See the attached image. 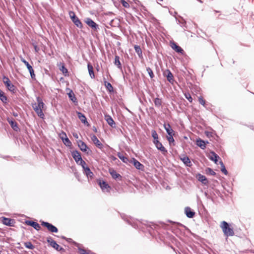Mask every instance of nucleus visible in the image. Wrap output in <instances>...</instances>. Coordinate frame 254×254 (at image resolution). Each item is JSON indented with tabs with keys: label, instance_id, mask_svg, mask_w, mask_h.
Returning <instances> with one entry per match:
<instances>
[{
	"label": "nucleus",
	"instance_id": "nucleus-1",
	"mask_svg": "<svg viewBox=\"0 0 254 254\" xmlns=\"http://www.w3.org/2000/svg\"><path fill=\"white\" fill-rule=\"evenodd\" d=\"M36 100L37 103L32 104V108L38 117L40 118L44 119L45 115L43 113V110H45L46 109L45 104L42 99L40 97H37Z\"/></svg>",
	"mask_w": 254,
	"mask_h": 254
},
{
	"label": "nucleus",
	"instance_id": "nucleus-2",
	"mask_svg": "<svg viewBox=\"0 0 254 254\" xmlns=\"http://www.w3.org/2000/svg\"><path fill=\"white\" fill-rule=\"evenodd\" d=\"M220 227L225 236L227 237L233 236L235 234L233 228L226 221H223L221 223Z\"/></svg>",
	"mask_w": 254,
	"mask_h": 254
},
{
	"label": "nucleus",
	"instance_id": "nucleus-3",
	"mask_svg": "<svg viewBox=\"0 0 254 254\" xmlns=\"http://www.w3.org/2000/svg\"><path fill=\"white\" fill-rule=\"evenodd\" d=\"M69 15L75 25H76L77 27L81 28L82 27V24L78 18L76 16L75 13L73 11H70L69 12Z\"/></svg>",
	"mask_w": 254,
	"mask_h": 254
},
{
	"label": "nucleus",
	"instance_id": "nucleus-4",
	"mask_svg": "<svg viewBox=\"0 0 254 254\" xmlns=\"http://www.w3.org/2000/svg\"><path fill=\"white\" fill-rule=\"evenodd\" d=\"M41 225L46 227L48 230L52 233H57L58 229L55 226L47 222H41Z\"/></svg>",
	"mask_w": 254,
	"mask_h": 254
},
{
	"label": "nucleus",
	"instance_id": "nucleus-5",
	"mask_svg": "<svg viewBox=\"0 0 254 254\" xmlns=\"http://www.w3.org/2000/svg\"><path fill=\"white\" fill-rule=\"evenodd\" d=\"M47 242L50 245L51 247L55 249L58 251H62L64 249L59 245L51 237H48L47 239Z\"/></svg>",
	"mask_w": 254,
	"mask_h": 254
},
{
	"label": "nucleus",
	"instance_id": "nucleus-6",
	"mask_svg": "<svg viewBox=\"0 0 254 254\" xmlns=\"http://www.w3.org/2000/svg\"><path fill=\"white\" fill-rule=\"evenodd\" d=\"M98 183L100 186L102 190L104 192H109L110 190L111 189L110 186L108 184V183L104 181H101L100 180H98Z\"/></svg>",
	"mask_w": 254,
	"mask_h": 254
},
{
	"label": "nucleus",
	"instance_id": "nucleus-7",
	"mask_svg": "<svg viewBox=\"0 0 254 254\" xmlns=\"http://www.w3.org/2000/svg\"><path fill=\"white\" fill-rule=\"evenodd\" d=\"M21 61L25 64V65L26 66L27 68H28V69L30 72L31 78L32 79H35V74L34 73V70L33 69L32 66L31 65H30V64L28 63V62H27L26 60H25L23 59H21Z\"/></svg>",
	"mask_w": 254,
	"mask_h": 254
},
{
	"label": "nucleus",
	"instance_id": "nucleus-8",
	"mask_svg": "<svg viewBox=\"0 0 254 254\" xmlns=\"http://www.w3.org/2000/svg\"><path fill=\"white\" fill-rule=\"evenodd\" d=\"M163 75L167 77L168 81L171 83H173L174 81L173 74L169 69H166L163 72Z\"/></svg>",
	"mask_w": 254,
	"mask_h": 254
},
{
	"label": "nucleus",
	"instance_id": "nucleus-9",
	"mask_svg": "<svg viewBox=\"0 0 254 254\" xmlns=\"http://www.w3.org/2000/svg\"><path fill=\"white\" fill-rule=\"evenodd\" d=\"M171 47L176 52L180 53L182 55L184 54L185 52L183 49L179 45H178L175 42L171 43Z\"/></svg>",
	"mask_w": 254,
	"mask_h": 254
},
{
	"label": "nucleus",
	"instance_id": "nucleus-10",
	"mask_svg": "<svg viewBox=\"0 0 254 254\" xmlns=\"http://www.w3.org/2000/svg\"><path fill=\"white\" fill-rule=\"evenodd\" d=\"M91 139L98 148L101 149L103 147V144L101 143L95 135H91Z\"/></svg>",
	"mask_w": 254,
	"mask_h": 254
},
{
	"label": "nucleus",
	"instance_id": "nucleus-11",
	"mask_svg": "<svg viewBox=\"0 0 254 254\" xmlns=\"http://www.w3.org/2000/svg\"><path fill=\"white\" fill-rule=\"evenodd\" d=\"M85 22H86V23L90 27H91L92 29H93L94 30H96L97 29V27L98 26V25H97V24L94 22L91 18H87L85 20Z\"/></svg>",
	"mask_w": 254,
	"mask_h": 254
},
{
	"label": "nucleus",
	"instance_id": "nucleus-12",
	"mask_svg": "<svg viewBox=\"0 0 254 254\" xmlns=\"http://www.w3.org/2000/svg\"><path fill=\"white\" fill-rule=\"evenodd\" d=\"M61 71L64 74L65 76H68V71L67 69L65 67L63 63H60L58 64Z\"/></svg>",
	"mask_w": 254,
	"mask_h": 254
},
{
	"label": "nucleus",
	"instance_id": "nucleus-13",
	"mask_svg": "<svg viewBox=\"0 0 254 254\" xmlns=\"http://www.w3.org/2000/svg\"><path fill=\"white\" fill-rule=\"evenodd\" d=\"M71 154L72 157L77 163H79V162L82 159L80 153L78 151H73L71 153Z\"/></svg>",
	"mask_w": 254,
	"mask_h": 254
},
{
	"label": "nucleus",
	"instance_id": "nucleus-14",
	"mask_svg": "<svg viewBox=\"0 0 254 254\" xmlns=\"http://www.w3.org/2000/svg\"><path fill=\"white\" fill-rule=\"evenodd\" d=\"M7 121L10 125L11 127L13 128V130L15 131H18L19 130L18 124L15 121H13L9 118H7Z\"/></svg>",
	"mask_w": 254,
	"mask_h": 254
},
{
	"label": "nucleus",
	"instance_id": "nucleus-15",
	"mask_svg": "<svg viewBox=\"0 0 254 254\" xmlns=\"http://www.w3.org/2000/svg\"><path fill=\"white\" fill-rule=\"evenodd\" d=\"M109 173L112 176V178L114 179L122 180V176L120 174H118L115 170L113 169H109Z\"/></svg>",
	"mask_w": 254,
	"mask_h": 254
},
{
	"label": "nucleus",
	"instance_id": "nucleus-16",
	"mask_svg": "<svg viewBox=\"0 0 254 254\" xmlns=\"http://www.w3.org/2000/svg\"><path fill=\"white\" fill-rule=\"evenodd\" d=\"M1 221L3 224L6 226H12L14 220L10 218L2 217Z\"/></svg>",
	"mask_w": 254,
	"mask_h": 254
},
{
	"label": "nucleus",
	"instance_id": "nucleus-17",
	"mask_svg": "<svg viewBox=\"0 0 254 254\" xmlns=\"http://www.w3.org/2000/svg\"><path fill=\"white\" fill-rule=\"evenodd\" d=\"M25 224H27V225H29L30 226L33 227L36 230H39L41 228L40 225L38 223L34 221H26L25 222Z\"/></svg>",
	"mask_w": 254,
	"mask_h": 254
},
{
	"label": "nucleus",
	"instance_id": "nucleus-18",
	"mask_svg": "<svg viewBox=\"0 0 254 254\" xmlns=\"http://www.w3.org/2000/svg\"><path fill=\"white\" fill-rule=\"evenodd\" d=\"M78 145L81 150H82L83 152H87L88 150H89V148H88L86 144L82 141L79 140L78 141Z\"/></svg>",
	"mask_w": 254,
	"mask_h": 254
},
{
	"label": "nucleus",
	"instance_id": "nucleus-19",
	"mask_svg": "<svg viewBox=\"0 0 254 254\" xmlns=\"http://www.w3.org/2000/svg\"><path fill=\"white\" fill-rule=\"evenodd\" d=\"M164 127L167 132L168 135H174L175 132L174 131L170 125L169 124H164Z\"/></svg>",
	"mask_w": 254,
	"mask_h": 254
},
{
	"label": "nucleus",
	"instance_id": "nucleus-20",
	"mask_svg": "<svg viewBox=\"0 0 254 254\" xmlns=\"http://www.w3.org/2000/svg\"><path fill=\"white\" fill-rule=\"evenodd\" d=\"M105 119L108 124L112 127H115V123L112 118L109 115H105Z\"/></svg>",
	"mask_w": 254,
	"mask_h": 254
},
{
	"label": "nucleus",
	"instance_id": "nucleus-21",
	"mask_svg": "<svg viewBox=\"0 0 254 254\" xmlns=\"http://www.w3.org/2000/svg\"><path fill=\"white\" fill-rule=\"evenodd\" d=\"M185 213L188 217L192 218L194 217L195 212L192 211L190 207H187L185 208Z\"/></svg>",
	"mask_w": 254,
	"mask_h": 254
},
{
	"label": "nucleus",
	"instance_id": "nucleus-22",
	"mask_svg": "<svg viewBox=\"0 0 254 254\" xmlns=\"http://www.w3.org/2000/svg\"><path fill=\"white\" fill-rule=\"evenodd\" d=\"M156 148L159 150L163 155H166L167 153V150L166 148L163 146L161 142L157 143L156 145Z\"/></svg>",
	"mask_w": 254,
	"mask_h": 254
},
{
	"label": "nucleus",
	"instance_id": "nucleus-23",
	"mask_svg": "<svg viewBox=\"0 0 254 254\" xmlns=\"http://www.w3.org/2000/svg\"><path fill=\"white\" fill-rule=\"evenodd\" d=\"M6 87L8 90L14 93L16 91V87L11 83V81H9L8 83L5 84Z\"/></svg>",
	"mask_w": 254,
	"mask_h": 254
},
{
	"label": "nucleus",
	"instance_id": "nucleus-24",
	"mask_svg": "<svg viewBox=\"0 0 254 254\" xmlns=\"http://www.w3.org/2000/svg\"><path fill=\"white\" fill-rule=\"evenodd\" d=\"M219 158V156L216 154L214 152L212 151L210 153L209 159L213 161L216 164L217 162L218 159Z\"/></svg>",
	"mask_w": 254,
	"mask_h": 254
},
{
	"label": "nucleus",
	"instance_id": "nucleus-25",
	"mask_svg": "<svg viewBox=\"0 0 254 254\" xmlns=\"http://www.w3.org/2000/svg\"><path fill=\"white\" fill-rule=\"evenodd\" d=\"M180 159L187 166L190 167L191 165V162L188 156H183V157H181Z\"/></svg>",
	"mask_w": 254,
	"mask_h": 254
},
{
	"label": "nucleus",
	"instance_id": "nucleus-26",
	"mask_svg": "<svg viewBox=\"0 0 254 254\" xmlns=\"http://www.w3.org/2000/svg\"><path fill=\"white\" fill-rule=\"evenodd\" d=\"M88 70L89 74L91 78H94L95 75L93 71V67L90 63H88L87 64Z\"/></svg>",
	"mask_w": 254,
	"mask_h": 254
},
{
	"label": "nucleus",
	"instance_id": "nucleus-27",
	"mask_svg": "<svg viewBox=\"0 0 254 254\" xmlns=\"http://www.w3.org/2000/svg\"><path fill=\"white\" fill-rule=\"evenodd\" d=\"M68 90L69 92L67 93V94L69 99L74 103L77 102V99L73 92L69 89H68Z\"/></svg>",
	"mask_w": 254,
	"mask_h": 254
},
{
	"label": "nucleus",
	"instance_id": "nucleus-28",
	"mask_svg": "<svg viewBox=\"0 0 254 254\" xmlns=\"http://www.w3.org/2000/svg\"><path fill=\"white\" fill-rule=\"evenodd\" d=\"M77 115H78V118L80 120V121H81L82 123H83L85 125L87 124L88 126L89 125L88 123L86 120V117L83 114H82L81 113H80V112H78Z\"/></svg>",
	"mask_w": 254,
	"mask_h": 254
},
{
	"label": "nucleus",
	"instance_id": "nucleus-29",
	"mask_svg": "<svg viewBox=\"0 0 254 254\" xmlns=\"http://www.w3.org/2000/svg\"><path fill=\"white\" fill-rule=\"evenodd\" d=\"M198 180L204 185H207L208 181L205 176L201 174L198 175Z\"/></svg>",
	"mask_w": 254,
	"mask_h": 254
},
{
	"label": "nucleus",
	"instance_id": "nucleus-30",
	"mask_svg": "<svg viewBox=\"0 0 254 254\" xmlns=\"http://www.w3.org/2000/svg\"><path fill=\"white\" fill-rule=\"evenodd\" d=\"M196 145L202 149H204L206 148L205 142L200 138L196 140Z\"/></svg>",
	"mask_w": 254,
	"mask_h": 254
},
{
	"label": "nucleus",
	"instance_id": "nucleus-31",
	"mask_svg": "<svg viewBox=\"0 0 254 254\" xmlns=\"http://www.w3.org/2000/svg\"><path fill=\"white\" fill-rule=\"evenodd\" d=\"M135 52L137 54L139 58H142V50L140 46L138 45H135L134 46Z\"/></svg>",
	"mask_w": 254,
	"mask_h": 254
},
{
	"label": "nucleus",
	"instance_id": "nucleus-32",
	"mask_svg": "<svg viewBox=\"0 0 254 254\" xmlns=\"http://www.w3.org/2000/svg\"><path fill=\"white\" fill-rule=\"evenodd\" d=\"M0 100L3 103H6L7 101V98L5 96L4 93L0 89Z\"/></svg>",
	"mask_w": 254,
	"mask_h": 254
},
{
	"label": "nucleus",
	"instance_id": "nucleus-33",
	"mask_svg": "<svg viewBox=\"0 0 254 254\" xmlns=\"http://www.w3.org/2000/svg\"><path fill=\"white\" fill-rule=\"evenodd\" d=\"M114 64L119 68L122 69V65L120 61V57L118 56H115Z\"/></svg>",
	"mask_w": 254,
	"mask_h": 254
},
{
	"label": "nucleus",
	"instance_id": "nucleus-34",
	"mask_svg": "<svg viewBox=\"0 0 254 254\" xmlns=\"http://www.w3.org/2000/svg\"><path fill=\"white\" fill-rule=\"evenodd\" d=\"M104 85L106 86V89L110 92H113V87L111 84L109 82H108L107 81L104 82Z\"/></svg>",
	"mask_w": 254,
	"mask_h": 254
},
{
	"label": "nucleus",
	"instance_id": "nucleus-35",
	"mask_svg": "<svg viewBox=\"0 0 254 254\" xmlns=\"http://www.w3.org/2000/svg\"><path fill=\"white\" fill-rule=\"evenodd\" d=\"M133 164L137 169H141L143 167L142 164L135 159H133Z\"/></svg>",
	"mask_w": 254,
	"mask_h": 254
},
{
	"label": "nucleus",
	"instance_id": "nucleus-36",
	"mask_svg": "<svg viewBox=\"0 0 254 254\" xmlns=\"http://www.w3.org/2000/svg\"><path fill=\"white\" fill-rule=\"evenodd\" d=\"M84 170L87 177H92L93 174L88 167H86V168H85Z\"/></svg>",
	"mask_w": 254,
	"mask_h": 254
},
{
	"label": "nucleus",
	"instance_id": "nucleus-37",
	"mask_svg": "<svg viewBox=\"0 0 254 254\" xmlns=\"http://www.w3.org/2000/svg\"><path fill=\"white\" fill-rule=\"evenodd\" d=\"M24 245L26 248L29 249L30 250H33L34 248V246L30 242H27L24 243Z\"/></svg>",
	"mask_w": 254,
	"mask_h": 254
},
{
	"label": "nucleus",
	"instance_id": "nucleus-38",
	"mask_svg": "<svg viewBox=\"0 0 254 254\" xmlns=\"http://www.w3.org/2000/svg\"><path fill=\"white\" fill-rule=\"evenodd\" d=\"M154 102L155 105L158 107L161 106V105L162 104L161 99L158 98H155L154 99Z\"/></svg>",
	"mask_w": 254,
	"mask_h": 254
},
{
	"label": "nucleus",
	"instance_id": "nucleus-39",
	"mask_svg": "<svg viewBox=\"0 0 254 254\" xmlns=\"http://www.w3.org/2000/svg\"><path fill=\"white\" fill-rule=\"evenodd\" d=\"M62 140L64 143L67 146H70L72 144L71 142L67 137H66L65 138Z\"/></svg>",
	"mask_w": 254,
	"mask_h": 254
},
{
	"label": "nucleus",
	"instance_id": "nucleus-40",
	"mask_svg": "<svg viewBox=\"0 0 254 254\" xmlns=\"http://www.w3.org/2000/svg\"><path fill=\"white\" fill-rule=\"evenodd\" d=\"M220 163L221 165L222 168H221V171L225 175H227L228 174V172L227 170L226 169L225 166L224 165L223 162L221 161L220 162Z\"/></svg>",
	"mask_w": 254,
	"mask_h": 254
},
{
	"label": "nucleus",
	"instance_id": "nucleus-41",
	"mask_svg": "<svg viewBox=\"0 0 254 254\" xmlns=\"http://www.w3.org/2000/svg\"><path fill=\"white\" fill-rule=\"evenodd\" d=\"M184 95L185 97L189 100L190 103L192 102V98L189 93H185Z\"/></svg>",
	"mask_w": 254,
	"mask_h": 254
},
{
	"label": "nucleus",
	"instance_id": "nucleus-42",
	"mask_svg": "<svg viewBox=\"0 0 254 254\" xmlns=\"http://www.w3.org/2000/svg\"><path fill=\"white\" fill-rule=\"evenodd\" d=\"M121 3L124 7L129 8L130 6L129 3L125 0H121Z\"/></svg>",
	"mask_w": 254,
	"mask_h": 254
},
{
	"label": "nucleus",
	"instance_id": "nucleus-43",
	"mask_svg": "<svg viewBox=\"0 0 254 254\" xmlns=\"http://www.w3.org/2000/svg\"><path fill=\"white\" fill-rule=\"evenodd\" d=\"M146 70H147V71L148 73L149 74L150 78H153L154 75V73H153L152 70L150 67H147Z\"/></svg>",
	"mask_w": 254,
	"mask_h": 254
},
{
	"label": "nucleus",
	"instance_id": "nucleus-44",
	"mask_svg": "<svg viewBox=\"0 0 254 254\" xmlns=\"http://www.w3.org/2000/svg\"><path fill=\"white\" fill-rule=\"evenodd\" d=\"M198 101L200 104L205 107V100L203 99V98L202 96H199L198 97Z\"/></svg>",
	"mask_w": 254,
	"mask_h": 254
},
{
	"label": "nucleus",
	"instance_id": "nucleus-45",
	"mask_svg": "<svg viewBox=\"0 0 254 254\" xmlns=\"http://www.w3.org/2000/svg\"><path fill=\"white\" fill-rule=\"evenodd\" d=\"M77 164L80 165H81L82 167V168H83V169L84 170H85V168H86V167H87L86 166V162L84 160H83L82 159L80 161V162H79V163H78Z\"/></svg>",
	"mask_w": 254,
	"mask_h": 254
},
{
	"label": "nucleus",
	"instance_id": "nucleus-46",
	"mask_svg": "<svg viewBox=\"0 0 254 254\" xmlns=\"http://www.w3.org/2000/svg\"><path fill=\"white\" fill-rule=\"evenodd\" d=\"M152 136L154 139H158V135L155 130H152Z\"/></svg>",
	"mask_w": 254,
	"mask_h": 254
},
{
	"label": "nucleus",
	"instance_id": "nucleus-47",
	"mask_svg": "<svg viewBox=\"0 0 254 254\" xmlns=\"http://www.w3.org/2000/svg\"><path fill=\"white\" fill-rule=\"evenodd\" d=\"M59 136L62 140H64L66 137H67L66 133L64 131H62V132L60 133Z\"/></svg>",
	"mask_w": 254,
	"mask_h": 254
},
{
	"label": "nucleus",
	"instance_id": "nucleus-48",
	"mask_svg": "<svg viewBox=\"0 0 254 254\" xmlns=\"http://www.w3.org/2000/svg\"><path fill=\"white\" fill-rule=\"evenodd\" d=\"M174 135H169L167 136V139L170 143L174 142V139L173 136Z\"/></svg>",
	"mask_w": 254,
	"mask_h": 254
},
{
	"label": "nucleus",
	"instance_id": "nucleus-49",
	"mask_svg": "<svg viewBox=\"0 0 254 254\" xmlns=\"http://www.w3.org/2000/svg\"><path fill=\"white\" fill-rule=\"evenodd\" d=\"M79 254H90V251H87L84 249H80L79 251Z\"/></svg>",
	"mask_w": 254,
	"mask_h": 254
},
{
	"label": "nucleus",
	"instance_id": "nucleus-50",
	"mask_svg": "<svg viewBox=\"0 0 254 254\" xmlns=\"http://www.w3.org/2000/svg\"><path fill=\"white\" fill-rule=\"evenodd\" d=\"M2 81L4 85L6 84V83H8V82L10 81L9 79L6 76H3L2 78Z\"/></svg>",
	"mask_w": 254,
	"mask_h": 254
},
{
	"label": "nucleus",
	"instance_id": "nucleus-51",
	"mask_svg": "<svg viewBox=\"0 0 254 254\" xmlns=\"http://www.w3.org/2000/svg\"><path fill=\"white\" fill-rule=\"evenodd\" d=\"M119 157L121 159H122V160L124 162H126V160H126V159H127V158H126V157H124V156H120V155H119Z\"/></svg>",
	"mask_w": 254,
	"mask_h": 254
},
{
	"label": "nucleus",
	"instance_id": "nucleus-52",
	"mask_svg": "<svg viewBox=\"0 0 254 254\" xmlns=\"http://www.w3.org/2000/svg\"><path fill=\"white\" fill-rule=\"evenodd\" d=\"M34 49L36 52H38L39 51V48L36 45H34Z\"/></svg>",
	"mask_w": 254,
	"mask_h": 254
},
{
	"label": "nucleus",
	"instance_id": "nucleus-53",
	"mask_svg": "<svg viewBox=\"0 0 254 254\" xmlns=\"http://www.w3.org/2000/svg\"><path fill=\"white\" fill-rule=\"evenodd\" d=\"M153 142L155 144V145H156V144H157V143H159L160 142L159 141L158 139H154Z\"/></svg>",
	"mask_w": 254,
	"mask_h": 254
},
{
	"label": "nucleus",
	"instance_id": "nucleus-54",
	"mask_svg": "<svg viewBox=\"0 0 254 254\" xmlns=\"http://www.w3.org/2000/svg\"><path fill=\"white\" fill-rule=\"evenodd\" d=\"M73 136L75 138H78V134H77V133H73Z\"/></svg>",
	"mask_w": 254,
	"mask_h": 254
},
{
	"label": "nucleus",
	"instance_id": "nucleus-55",
	"mask_svg": "<svg viewBox=\"0 0 254 254\" xmlns=\"http://www.w3.org/2000/svg\"><path fill=\"white\" fill-rule=\"evenodd\" d=\"M205 134L207 136L209 137L211 135V133L209 132H205Z\"/></svg>",
	"mask_w": 254,
	"mask_h": 254
},
{
	"label": "nucleus",
	"instance_id": "nucleus-56",
	"mask_svg": "<svg viewBox=\"0 0 254 254\" xmlns=\"http://www.w3.org/2000/svg\"><path fill=\"white\" fill-rule=\"evenodd\" d=\"M212 175L215 174V173L214 171H212Z\"/></svg>",
	"mask_w": 254,
	"mask_h": 254
},
{
	"label": "nucleus",
	"instance_id": "nucleus-57",
	"mask_svg": "<svg viewBox=\"0 0 254 254\" xmlns=\"http://www.w3.org/2000/svg\"><path fill=\"white\" fill-rule=\"evenodd\" d=\"M0 254H1V251H0Z\"/></svg>",
	"mask_w": 254,
	"mask_h": 254
}]
</instances>
